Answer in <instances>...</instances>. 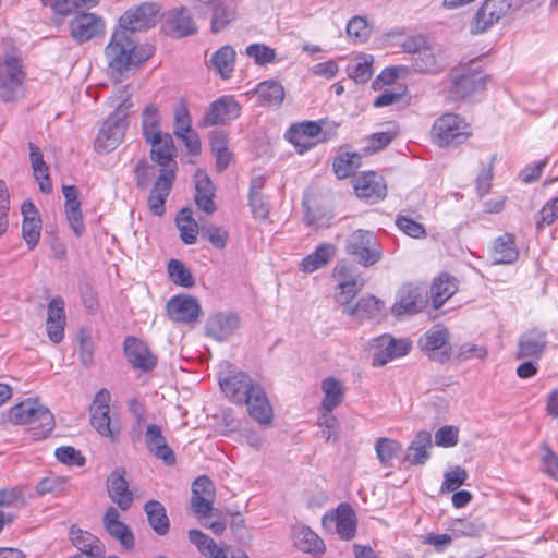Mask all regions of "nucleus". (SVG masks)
<instances>
[{
    "mask_svg": "<svg viewBox=\"0 0 558 558\" xmlns=\"http://www.w3.org/2000/svg\"><path fill=\"white\" fill-rule=\"evenodd\" d=\"M225 396L235 404H245L250 416L260 425L272 422V407L264 388L242 371H229L219 377Z\"/></svg>",
    "mask_w": 558,
    "mask_h": 558,
    "instance_id": "f257e3e1",
    "label": "nucleus"
},
{
    "mask_svg": "<svg viewBox=\"0 0 558 558\" xmlns=\"http://www.w3.org/2000/svg\"><path fill=\"white\" fill-rule=\"evenodd\" d=\"M155 52L149 44L136 45L131 34L116 29L105 48L108 73L114 82H121L124 74L145 63Z\"/></svg>",
    "mask_w": 558,
    "mask_h": 558,
    "instance_id": "f03ea898",
    "label": "nucleus"
},
{
    "mask_svg": "<svg viewBox=\"0 0 558 558\" xmlns=\"http://www.w3.org/2000/svg\"><path fill=\"white\" fill-rule=\"evenodd\" d=\"M9 420L14 424L32 425L36 438L47 437L54 428V416L38 400L28 398L12 407Z\"/></svg>",
    "mask_w": 558,
    "mask_h": 558,
    "instance_id": "7ed1b4c3",
    "label": "nucleus"
},
{
    "mask_svg": "<svg viewBox=\"0 0 558 558\" xmlns=\"http://www.w3.org/2000/svg\"><path fill=\"white\" fill-rule=\"evenodd\" d=\"M132 107L133 102L128 95L104 122L95 141V148L99 153H109L122 142L128 128L126 117Z\"/></svg>",
    "mask_w": 558,
    "mask_h": 558,
    "instance_id": "20e7f679",
    "label": "nucleus"
},
{
    "mask_svg": "<svg viewBox=\"0 0 558 558\" xmlns=\"http://www.w3.org/2000/svg\"><path fill=\"white\" fill-rule=\"evenodd\" d=\"M472 135L471 126L457 113H445L435 120L432 136L438 146L461 144Z\"/></svg>",
    "mask_w": 558,
    "mask_h": 558,
    "instance_id": "39448f33",
    "label": "nucleus"
},
{
    "mask_svg": "<svg viewBox=\"0 0 558 558\" xmlns=\"http://www.w3.org/2000/svg\"><path fill=\"white\" fill-rule=\"evenodd\" d=\"M345 251L364 267L373 266L383 255L375 234L364 230H355L348 236Z\"/></svg>",
    "mask_w": 558,
    "mask_h": 558,
    "instance_id": "423d86ee",
    "label": "nucleus"
},
{
    "mask_svg": "<svg viewBox=\"0 0 558 558\" xmlns=\"http://www.w3.org/2000/svg\"><path fill=\"white\" fill-rule=\"evenodd\" d=\"M25 72L21 61L14 57L0 60V98L13 101L23 95Z\"/></svg>",
    "mask_w": 558,
    "mask_h": 558,
    "instance_id": "0eeeda50",
    "label": "nucleus"
},
{
    "mask_svg": "<svg viewBox=\"0 0 558 558\" xmlns=\"http://www.w3.org/2000/svg\"><path fill=\"white\" fill-rule=\"evenodd\" d=\"M510 8L511 0H484L471 21L470 33L480 35L487 32L508 13Z\"/></svg>",
    "mask_w": 558,
    "mask_h": 558,
    "instance_id": "6e6552de",
    "label": "nucleus"
},
{
    "mask_svg": "<svg viewBox=\"0 0 558 558\" xmlns=\"http://www.w3.org/2000/svg\"><path fill=\"white\" fill-rule=\"evenodd\" d=\"M160 8L156 3H143L126 11L119 20L120 31L131 34L146 31L156 25Z\"/></svg>",
    "mask_w": 558,
    "mask_h": 558,
    "instance_id": "1a4fd4ad",
    "label": "nucleus"
},
{
    "mask_svg": "<svg viewBox=\"0 0 558 558\" xmlns=\"http://www.w3.org/2000/svg\"><path fill=\"white\" fill-rule=\"evenodd\" d=\"M426 303L427 292L425 287L405 283L398 291L391 312L397 317L413 315L421 312Z\"/></svg>",
    "mask_w": 558,
    "mask_h": 558,
    "instance_id": "9d476101",
    "label": "nucleus"
},
{
    "mask_svg": "<svg viewBox=\"0 0 558 558\" xmlns=\"http://www.w3.org/2000/svg\"><path fill=\"white\" fill-rule=\"evenodd\" d=\"M448 84L447 97L451 101H459L482 89L485 86V80L480 73L468 69L453 72L449 76Z\"/></svg>",
    "mask_w": 558,
    "mask_h": 558,
    "instance_id": "9b49d317",
    "label": "nucleus"
},
{
    "mask_svg": "<svg viewBox=\"0 0 558 558\" xmlns=\"http://www.w3.org/2000/svg\"><path fill=\"white\" fill-rule=\"evenodd\" d=\"M411 348L412 344L407 339H396L390 335H383L375 339L372 365L384 366L395 359L407 355Z\"/></svg>",
    "mask_w": 558,
    "mask_h": 558,
    "instance_id": "f8f14e48",
    "label": "nucleus"
},
{
    "mask_svg": "<svg viewBox=\"0 0 558 558\" xmlns=\"http://www.w3.org/2000/svg\"><path fill=\"white\" fill-rule=\"evenodd\" d=\"M449 331L442 326H434L421 337L418 344L428 357L438 363L449 361L451 347L449 345Z\"/></svg>",
    "mask_w": 558,
    "mask_h": 558,
    "instance_id": "ddd939ff",
    "label": "nucleus"
},
{
    "mask_svg": "<svg viewBox=\"0 0 558 558\" xmlns=\"http://www.w3.org/2000/svg\"><path fill=\"white\" fill-rule=\"evenodd\" d=\"M111 395L107 389H100L90 405V424L93 427L105 437L116 438L118 429L111 426V418L109 416Z\"/></svg>",
    "mask_w": 558,
    "mask_h": 558,
    "instance_id": "4468645a",
    "label": "nucleus"
},
{
    "mask_svg": "<svg viewBox=\"0 0 558 558\" xmlns=\"http://www.w3.org/2000/svg\"><path fill=\"white\" fill-rule=\"evenodd\" d=\"M241 326L240 316L231 311L216 312L208 316L205 335L218 342L227 341Z\"/></svg>",
    "mask_w": 558,
    "mask_h": 558,
    "instance_id": "2eb2a0df",
    "label": "nucleus"
},
{
    "mask_svg": "<svg viewBox=\"0 0 558 558\" xmlns=\"http://www.w3.org/2000/svg\"><path fill=\"white\" fill-rule=\"evenodd\" d=\"M353 270V266L344 262L338 263L333 269V277L338 280L335 299L341 305L349 304L363 287V280Z\"/></svg>",
    "mask_w": 558,
    "mask_h": 558,
    "instance_id": "dca6fc26",
    "label": "nucleus"
},
{
    "mask_svg": "<svg viewBox=\"0 0 558 558\" xmlns=\"http://www.w3.org/2000/svg\"><path fill=\"white\" fill-rule=\"evenodd\" d=\"M241 106L232 96H222L210 104L201 121L202 126L226 124L240 117Z\"/></svg>",
    "mask_w": 558,
    "mask_h": 558,
    "instance_id": "f3484780",
    "label": "nucleus"
},
{
    "mask_svg": "<svg viewBox=\"0 0 558 558\" xmlns=\"http://www.w3.org/2000/svg\"><path fill=\"white\" fill-rule=\"evenodd\" d=\"M150 145V158L159 166V173L170 171L175 175L178 163L175 161L177 148L172 136L166 133L157 142H147Z\"/></svg>",
    "mask_w": 558,
    "mask_h": 558,
    "instance_id": "a211bd4d",
    "label": "nucleus"
},
{
    "mask_svg": "<svg viewBox=\"0 0 558 558\" xmlns=\"http://www.w3.org/2000/svg\"><path fill=\"white\" fill-rule=\"evenodd\" d=\"M72 37L78 43H86L105 32V21L94 13H77L70 22Z\"/></svg>",
    "mask_w": 558,
    "mask_h": 558,
    "instance_id": "6ab92c4d",
    "label": "nucleus"
},
{
    "mask_svg": "<svg viewBox=\"0 0 558 558\" xmlns=\"http://www.w3.org/2000/svg\"><path fill=\"white\" fill-rule=\"evenodd\" d=\"M354 190L359 198L374 204L385 198L387 186L384 178L375 172H366L354 179Z\"/></svg>",
    "mask_w": 558,
    "mask_h": 558,
    "instance_id": "aec40b11",
    "label": "nucleus"
},
{
    "mask_svg": "<svg viewBox=\"0 0 558 558\" xmlns=\"http://www.w3.org/2000/svg\"><path fill=\"white\" fill-rule=\"evenodd\" d=\"M189 539L206 558H250L248 555L241 549L232 550L229 556L227 548L219 547L211 537L199 530H190Z\"/></svg>",
    "mask_w": 558,
    "mask_h": 558,
    "instance_id": "412c9836",
    "label": "nucleus"
},
{
    "mask_svg": "<svg viewBox=\"0 0 558 558\" xmlns=\"http://www.w3.org/2000/svg\"><path fill=\"white\" fill-rule=\"evenodd\" d=\"M124 352L129 363L143 372L151 371L157 364V357L148 347L134 337H128L124 340Z\"/></svg>",
    "mask_w": 558,
    "mask_h": 558,
    "instance_id": "4be33fe9",
    "label": "nucleus"
},
{
    "mask_svg": "<svg viewBox=\"0 0 558 558\" xmlns=\"http://www.w3.org/2000/svg\"><path fill=\"white\" fill-rule=\"evenodd\" d=\"M167 310L170 318L178 323H194L202 313L198 301L190 295L173 296L168 302Z\"/></svg>",
    "mask_w": 558,
    "mask_h": 558,
    "instance_id": "5701e85b",
    "label": "nucleus"
},
{
    "mask_svg": "<svg viewBox=\"0 0 558 558\" xmlns=\"http://www.w3.org/2000/svg\"><path fill=\"white\" fill-rule=\"evenodd\" d=\"M124 475V470L117 469L107 478L108 495L122 511H126L133 504V493Z\"/></svg>",
    "mask_w": 558,
    "mask_h": 558,
    "instance_id": "b1692460",
    "label": "nucleus"
},
{
    "mask_svg": "<svg viewBox=\"0 0 558 558\" xmlns=\"http://www.w3.org/2000/svg\"><path fill=\"white\" fill-rule=\"evenodd\" d=\"M322 132V126L315 121H304L292 125L286 134V137L303 154L310 150L315 142L313 138L317 137Z\"/></svg>",
    "mask_w": 558,
    "mask_h": 558,
    "instance_id": "393cba45",
    "label": "nucleus"
},
{
    "mask_svg": "<svg viewBox=\"0 0 558 558\" xmlns=\"http://www.w3.org/2000/svg\"><path fill=\"white\" fill-rule=\"evenodd\" d=\"M102 524L108 534L117 539L124 549L130 550L134 547L133 532L120 520V513L114 507L107 509Z\"/></svg>",
    "mask_w": 558,
    "mask_h": 558,
    "instance_id": "a878e982",
    "label": "nucleus"
},
{
    "mask_svg": "<svg viewBox=\"0 0 558 558\" xmlns=\"http://www.w3.org/2000/svg\"><path fill=\"white\" fill-rule=\"evenodd\" d=\"M23 215L22 235L29 250L39 242L41 233V218L38 209L31 201H25L21 206Z\"/></svg>",
    "mask_w": 558,
    "mask_h": 558,
    "instance_id": "bb28decb",
    "label": "nucleus"
},
{
    "mask_svg": "<svg viewBox=\"0 0 558 558\" xmlns=\"http://www.w3.org/2000/svg\"><path fill=\"white\" fill-rule=\"evenodd\" d=\"M65 320L64 301L61 296H54L48 304L46 320L47 335L53 343L62 341Z\"/></svg>",
    "mask_w": 558,
    "mask_h": 558,
    "instance_id": "cd10ccee",
    "label": "nucleus"
},
{
    "mask_svg": "<svg viewBox=\"0 0 558 558\" xmlns=\"http://www.w3.org/2000/svg\"><path fill=\"white\" fill-rule=\"evenodd\" d=\"M144 438L148 451L151 452L156 458L162 460L167 465H172L175 463L174 452L167 445V440L158 425H148Z\"/></svg>",
    "mask_w": 558,
    "mask_h": 558,
    "instance_id": "c85d7f7f",
    "label": "nucleus"
},
{
    "mask_svg": "<svg viewBox=\"0 0 558 558\" xmlns=\"http://www.w3.org/2000/svg\"><path fill=\"white\" fill-rule=\"evenodd\" d=\"M293 544L303 553L322 555L325 551L323 539L308 526L295 524L291 529Z\"/></svg>",
    "mask_w": 558,
    "mask_h": 558,
    "instance_id": "c756f323",
    "label": "nucleus"
},
{
    "mask_svg": "<svg viewBox=\"0 0 558 558\" xmlns=\"http://www.w3.org/2000/svg\"><path fill=\"white\" fill-rule=\"evenodd\" d=\"M175 180L170 171L159 173L148 196V206L153 214L160 216L165 211V203Z\"/></svg>",
    "mask_w": 558,
    "mask_h": 558,
    "instance_id": "7c9ffc66",
    "label": "nucleus"
},
{
    "mask_svg": "<svg viewBox=\"0 0 558 558\" xmlns=\"http://www.w3.org/2000/svg\"><path fill=\"white\" fill-rule=\"evenodd\" d=\"M547 344L546 332L541 329H532L523 333L519 339L518 359L531 357L538 360Z\"/></svg>",
    "mask_w": 558,
    "mask_h": 558,
    "instance_id": "2f4dec72",
    "label": "nucleus"
},
{
    "mask_svg": "<svg viewBox=\"0 0 558 558\" xmlns=\"http://www.w3.org/2000/svg\"><path fill=\"white\" fill-rule=\"evenodd\" d=\"M70 539L72 544L85 555L90 558H104L105 547L101 541L87 531L72 526L70 530Z\"/></svg>",
    "mask_w": 558,
    "mask_h": 558,
    "instance_id": "473e14b6",
    "label": "nucleus"
},
{
    "mask_svg": "<svg viewBox=\"0 0 558 558\" xmlns=\"http://www.w3.org/2000/svg\"><path fill=\"white\" fill-rule=\"evenodd\" d=\"M165 27L166 32L173 37L189 36L196 32V25L192 17L186 14L184 8L169 11Z\"/></svg>",
    "mask_w": 558,
    "mask_h": 558,
    "instance_id": "72a5a7b5",
    "label": "nucleus"
},
{
    "mask_svg": "<svg viewBox=\"0 0 558 558\" xmlns=\"http://www.w3.org/2000/svg\"><path fill=\"white\" fill-rule=\"evenodd\" d=\"M257 102L263 107L278 108L284 99V88L276 80H266L258 83L255 87Z\"/></svg>",
    "mask_w": 558,
    "mask_h": 558,
    "instance_id": "f704fd0d",
    "label": "nucleus"
},
{
    "mask_svg": "<svg viewBox=\"0 0 558 558\" xmlns=\"http://www.w3.org/2000/svg\"><path fill=\"white\" fill-rule=\"evenodd\" d=\"M433 447L432 434L427 430L416 433L414 439L407 449V460L413 465H423L430 457Z\"/></svg>",
    "mask_w": 558,
    "mask_h": 558,
    "instance_id": "c9c22d12",
    "label": "nucleus"
},
{
    "mask_svg": "<svg viewBox=\"0 0 558 558\" xmlns=\"http://www.w3.org/2000/svg\"><path fill=\"white\" fill-rule=\"evenodd\" d=\"M142 134L145 142L156 143L165 133L161 130V117L156 104H148L142 112Z\"/></svg>",
    "mask_w": 558,
    "mask_h": 558,
    "instance_id": "e433bc0d",
    "label": "nucleus"
},
{
    "mask_svg": "<svg viewBox=\"0 0 558 558\" xmlns=\"http://www.w3.org/2000/svg\"><path fill=\"white\" fill-rule=\"evenodd\" d=\"M29 159L34 178L43 193L49 194L52 191V184L49 175V168L44 160V156L36 145L29 143Z\"/></svg>",
    "mask_w": 558,
    "mask_h": 558,
    "instance_id": "4c0bfd02",
    "label": "nucleus"
},
{
    "mask_svg": "<svg viewBox=\"0 0 558 558\" xmlns=\"http://www.w3.org/2000/svg\"><path fill=\"white\" fill-rule=\"evenodd\" d=\"M492 257L495 264H511L519 257L515 238L510 233L499 236L494 244Z\"/></svg>",
    "mask_w": 558,
    "mask_h": 558,
    "instance_id": "58836bf2",
    "label": "nucleus"
},
{
    "mask_svg": "<svg viewBox=\"0 0 558 558\" xmlns=\"http://www.w3.org/2000/svg\"><path fill=\"white\" fill-rule=\"evenodd\" d=\"M336 529L339 536L343 539H351L356 532V515L352 507L348 504H341L336 510Z\"/></svg>",
    "mask_w": 558,
    "mask_h": 558,
    "instance_id": "ea45409f",
    "label": "nucleus"
},
{
    "mask_svg": "<svg viewBox=\"0 0 558 558\" xmlns=\"http://www.w3.org/2000/svg\"><path fill=\"white\" fill-rule=\"evenodd\" d=\"M235 56V50L231 46L226 45L214 52L209 62L220 77L227 80L234 71Z\"/></svg>",
    "mask_w": 558,
    "mask_h": 558,
    "instance_id": "a19ab883",
    "label": "nucleus"
},
{
    "mask_svg": "<svg viewBox=\"0 0 558 558\" xmlns=\"http://www.w3.org/2000/svg\"><path fill=\"white\" fill-rule=\"evenodd\" d=\"M336 254V247L332 244L324 243L316 250L304 257L301 262V270L304 272H313L327 265Z\"/></svg>",
    "mask_w": 558,
    "mask_h": 558,
    "instance_id": "79ce46f5",
    "label": "nucleus"
},
{
    "mask_svg": "<svg viewBox=\"0 0 558 558\" xmlns=\"http://www.w3.org/2000/svg\"><path fill=\"white\" fill-rule=\"evenodd\" d=\"M210 28L219 33L230 25L236 17V10L225 0H218L211 7Z\"/></svg>",
    "mask_w": 558,
    "mask_h": 558,
    "instance_id": "37998d69",
    "label": "nucleus"
},
{
    "mask_svg": "<svg viewBox=\"0 0 558 558\" xmlns=\"http://www.w3.org/2000/svg\"><path fill=\"white\" fill-rule=\"evenodd\" d=\"M150 527L158 534L165 535L169 531V519L166 508L158 500H149L144 506Z\"/></svg>",
    "mask_w": 558,
    "mask_h": 558,
    "instance_id": "c03bdc74",
    "label": "nucleus"
},
{
    "mask_svg": "<svg viewBox=\"0 0 558 558\" xmlns=\"http://www.w3.org/2000/svg\"><path fill=\"white\" fill-rule=\"evenodd\" d=\"M458 290L457 280L448 275H440L436 278L432 286V303L435 308H439L442 304L453 295Z\"/></svg>",
    "mask_w": 558,
    "mask_h": 558,
    "instance_id": "a18cd8bd",
    "label": "nucleus"
},
{
    "mask_svg": "<svg viewBox=\"0 0 558 558\" xmlns=\"http://www.w3.org/2000/svg\"><path fill=\"white\" fill-rule=\"evenodd\" d=\"M322 390L324 392V399L322 402V409L324 411L331 412L342 402L344 388L343 385L335 377L324 379L322 383Z\"/></svg>",
    "mask_w": 558,
    "mask_h": 558,
    "instance_id": "49530a36",
    "label": "nucleus"
},
{
    "mask_svg": "<svg viewBox=\"0 0 558 558\" xmlns=\"http://www.w3.org/2000/svg\"><path fill=\"white\" fill-rule=\"evenodd\" d=\"M180 238L185 244H194L197 240L198 225L192 217L190 208H182L175 219Z\"/></svg>",
    "mask_w": 558,
    "mask_h": 558,
    "instance_id": "de8ad7c7",
    "label": "nucleus"
},
{
    "mask_svg": "<svg viewBox=\"0 0 558 558\" xmlns=\"http://www.w3.org/2000/svg\"><path fill=\"white\" fill-rule=\"evenodd\" d=\"M343 312L359 319L373 318L380 312V302L373 295L363 296L355 305L347 306Z\"/></svg>",
    "mask_w": 558,
    "mask_h": 558,
    "instance_id": "09e8293b",
    "label": "nucleus"
},
{
    "mask_svg": "<svg viewBox=\"0 0 558 558\" xmlns=\"http://www.w3.org/2000/svg\"><path fill=\"white\" fill-rule=\"evenodd\" d=\"M373 57L361 54L355 57L348 64V75L356 83H366L373 75Z\"/></svg>",
    "mask_w": 558,
    "mask_h": 558,
    "instance_id": "8fccbe9b",
    "label": "nucleus"
},
{
    "mask_svg": "<svg viewBox=\"0 0 558 558\" xmlns=\"http://www.w3.org/2000/svg\"><path fill=\"white\" fill-rule=\"evenodd\" d=\"M377 459L384 466H390L391 461L402 451V445L391 438H378L375 444Z\"/></svg>",
    "mask_w": 558,
    "mask_h": 558,
    "instance_id": "3c124183",
    "label": "nucleus"
},
{
    "mask_svg": "<svg viewBox=\"0 0 558 558\" xmlns=\"http://www.w3.org/2000/svg\"><path fill=\"white\" fill-rule=\"evenodd\" d=\"M361 165V155L345 153L337 156L333 160V171L338 179H345L353 174Z\"/></svg>",
    "mask_w": 558,
    "mask_h": 558,
    "instance_id": "603ef678",
    "label": "nucleus"
},
{
    "mask_svg": "<svg viewBox=\"0 0 558 558\" xmlns=\"http://www.w3.org/2000/svg\"><path fill=\"white\" fill-rule=\"evenodd\" d=\"M64 214L69 222V226L74 232V234L77 238L82 236L85 232V225L83 220V214L81 210L80 199L65 202Z\"/></svg>",
    "mask_w": 558,
    "mask_h": 558,
    "instance_id": "864d4df0",
    "label": "nucleus"
},
{
    "mask_svg": "<svg viewBox=\"0 0 558 558\" xmlns=\"http://www.w3.org/2000/svg\"><path fill=\"white\" fill-rule=\"evenodd\" d=\"M211 151L216 158V167L219 172L226 170L231 159V153L228 149V140L219 134L211 138Z\"/></svg>",
    "mask_w": 558,
    "mask_h": 558,
    "instance_id": "5fc2aeb1",
    "label": "nucleus"
},
{
    "mask_svg": "<svg viewBox=\"0 0 558 558\" xmlns=\"http://www.w3.org/2000/svg\"><path fill=\"white\" fill-rule=\"evenodd\" d=\"M168 272L171 280L178 286L191 288L195 283L190 270L178 259H170L168 263Z\"/></svg>",
    "mask_w": 558,
    "mask_h": 558,
    "instance_id": "6e6d98bb",
    "label": "nucleus"
},
{
    "mask_svg": "<svg viewBox=\"0 0 558 558\" xmlns=\"http://www.w3.org/2000/svg\"><path fill=\"white\" fill-rule=\"evenodd\" d=\"M396 226L400 231H402L408 236L414 239H423L426 236V230L424 226L409 216L398 215L396 218Z\"/></svg>",
    "mask_w": 558,
    "mask_h": 558,
    "instance_id": "4d7b16f0",
    "label": "nucleus"
},
{
    "mask_svg": "<svg viewBox=\"0 0 558 558\" xmlns=\"http://www.w3.org/2000/svg\"><path fill=\"white\" fill-rule=\"evenodd\" d=\"M468 478L466 471L461 466H454L444 475V482L440 487L441 493H450L458 489Z\"/></svg>",
    "mask_w": 558,
    "mask_h": 558,
    "instance_id": "13d9d810",
    "label": "nucleus"
},
{
    "mask_svg": "<svg viewBox=\"0 0 558 558\" xmlns=\"http://www.w3.org/2000/svg\"><path fill=\"white\" fill-rule=\"evenodd\" d=\"M558 219V196L548 201L536 215V228L542 230Z\"/></svg>",
    "mask_w": 558,
    "mask_h": 558,
    "instance_id": "bf43d9fd",
    "label": "nucleus"
},
{
    "mask_svg": "<svg viewBox=\"0 0 558 558\" xmlns=\"http://www.w3.org/2000/svg\"><path fill=\"white\" fill-rule=\"evenodd\" d=\"M54 456L58 461L69 466H83L86 461L81 451L71 446L57 448Z\"/></svg>",
    "mask_w": 558,
    "mask_h": 558,
    "instance_id": "052dcab7",
    "label": "nucleus"
},
{
    "mask_svg": "<svg viewBox=\"0 0 558 558\" xmlns=\"http://www.w3.org/2000/svg\"><path fill=\"white\" fill-rule=\"evenodd\" d=\"M412 62L414 70L417 72L435 73L438 71L435 56L426 48L414 56Z\"/></svg>",
    "mask_w": 558,
    "mask_h": 558,
    "instance_id": "680f3d73",
    "label": "nucleus"
},
{
    "mask_svg": "<svg viewBox=\"0 0 558 558\" xmlns=\"http://www.w3.org/2000/svg\"><path fill=\"white\" fill-rule=\"evenodd\" d=\"M543 456L541 459L542 471L558 482V456L547 444H542Z\"/></svg>",
    "mask_w": 558,
    "mask_h": 558,
    "instance_id": "e2e57ef3",
    "label": "nucleus"
},
{
    "mask_svg": "<svg viewBox=\"0 0 558 558\" xmlns=\"http://www.w3.org/2000/svg\"><path fill=\"white\" fill-rule=\"evenodd\" d=\"M246 54L255 60L257 64H267L275 61L276 51L262 44H252L246 47Z\"/></svg>",
    "mask_w": 558,
    "mask_h": 558,
    "instance_id": "0e129e2a",
    "label": "nucleus"
},
{
    "mask_svg": "<svg viewBox=\"0 0 558 558\" xmlns=\"http://www.w3.org/2000/svg\"><path fill=\"white\" fill-rule=\"evenodd\" d=\"M459 429L452 425H445L435 433V444L438 447L451 448L458 444Z\"/></svg>",
    "mask_w": 558,
    "mask_h": 558,
    "instance_id": "69168bd1",
    "label": "nucleus"
},
{
    "mask_svg": "<svg viewBox=\"0 0 558 558\" xmlns=\"http://www.w3.org/2000/svg\"><path fill=\"white\" fill-rule=\"evenodd\" d=\"M347 34L356 41H364L369 35L367 22L362 16L352 17L347 25Z\"/></svg>",
    "mask_w": 558,
    "mask_h": 558,
    "instance_id": "338daca9",
    "label": "nucleus"
},
{
    "mask_svg": "<svg viewBox=\"0 0 558 558\" xmlns=\"http://www.w3.org/2000/svg\"><path fill=\"white\" fill-rule=\"evenodd\" d=\"M65 480L59 476H47L41 478L35 489L38 495L59 494L63 490Z\"/></svg>",
    "mask_w": 558,
    "mask_h": 558,
    "instance_id": "774afa93",
    "label": "nucleus"
}]
</instances>
